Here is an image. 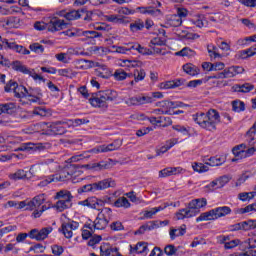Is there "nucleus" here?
Masks as SVG:
<instances>
[{"instance_id":"nucleus-1","label":"nucleus","mask_w":256,"mask_h":256,"mask_svg":"<svg viewBox=\"0 0 256 256\" xmlns=\"http://www.w3.org/2000/svg\"><path fill=\"white\" fill-rule=\"evenodd\" d=\"M54 199L57 200L54 205L51 203H49L48 206L42 205L40 210H35L32 213V217H34V219H39V217H41L45 211L51 208L58 211V213H63V211H66V209H71V207H73V194H71V191L69 190L58 191L54 196Z\"/></svg>"},{"instance_id":"nucleus-2","label":"nucleus","mask_w":256,"mask_h":256,"mask_svg":"<svg viewBox=\"0 0 256 256\" xmlns=\"http://www.w3.org/2000/svg\"><path fill=\"white\" fill-rule=\"evenodd\" d=\"M192 119L206 131H217V125L221 123V115L215 109H210L207 113L198 112L193 114Z\"/></svg>"},{"instance_id":"nucleus-3","label":"nucleus","mask_w":256,"mask_h":256,"mask_svg":"<svg viewBox=\"0 0 256 256\" xmlns=\"http://www.w3.org/2000/svg\"><path fill=\"white\" fill-rule=\"evenodd\" d=\"M40 129L42 131V135H65L67 133V125L69 122L67 121H56V122H41Z\"/></svg>"},{"instance_id":"nucleus-4","label":"nucleus","mask_w":256,"mask_h":256,"mask_svg":"<svg viewBox=\"0 0 256 256\" xmlns=\"http://www.w3.org/2000/svg\"><path fill=\"white\" fill-rule=\"evenodd\" d=\"M79 169H81V166L77 164H68L59 174H54V179H56V181H69V179H72V183H79L83 181V178H74L77 177V175H81V170Z\"/></svg>"},{"instance_id":"nucleus-5","label":"nucleus","mask_w":256,"mask_h":256,"mask_svg":"<svg viewBox=\"0 0 256 256\" xmlns=\"http://www.w3.org/2000/svg\"><path fill=\"white\" fill-rule=\"evenodd\" d=\"M53 233V227L48 226L42 229H32L29 233H19L16 237L17 243H23L27 237L34 239L35 241H45L49 237V234Z\"/></svg>"},{"instance_id":"nucleus-6","label":"nucleus","mask_w":256,"mask_h":256,"mask_svg":"<svg viewBox=\"0 0 256 256\" xmlns=\"http://www.w3.org/2000/svg\"><path fill=\"white\" fill-rule=\"evenodd\" d=\"M114 185L115 182L111 181L110 179H104L96 183L83 185L82 187L78 188V193H95V191H103V189H109V187H113Z\"/></svg>"},{"instance_id":"nucleus-7","label":"nucleus","mask_w":256,"mask_h":256,"mask_svg":"<svg viewBox=\"0 0 256 256\" xmlns=\"http://www.w3.org/2000/svg\"><path fill=\"white\" fill-rule=\"evenodd\" d=\"M12 69L14 71H19V73H23L24 75H29L34 79L35 81H39V83H45L47 79H45L43 76L37 74L35 70H30L27 68V66L23 65L20 61H15L12 63Z\"/></svg>"},{"instance_id":"nucleus-8","label":"nucleus","mask_w":256,"mask_h":256,"mask_svg":"<svg viewBox=\"0 0 256 256\" xmlns=\"http://www.w3.org/2000/svg\"><path fill=\"white\" fill-rule=\"evenodd\" d=\"M255 152V147L247 148V144L244 143L237 145L232 149V153L237 159H247V157H253Z\"/></svg>"},{"instance_id":"nucleus-9","label":"nucleus","mask_w":256,"mask_h":256,"mask_svg":"<svg viewBox=\"0 0 256 256\" xmlns=\"http://www.w3.org/2000/svg\"><path fill=\"white\" fill-rule=\"evenodd\" d=\"M167 225H169V220H152L140 226V228L135 232V235H143L145 231H153L161 227H167Z\"/></svg>"},{"instance_id":"nucleus-10","label":"nucleus","mask_w":256,"mask_h":256,"mask_svg":"<svg viewBox=\"0 0 256 256\" xmlns=\"http://www.w3.org/2000/svg\"><path fill=\"white\" fill-rule=\"evenodd\" d=\"M156 107L161 108L164 115H179V111L173 113L171 112V109H177V107H181V104H179V102L164 100L157 102Z\"/></svg>"},{"instance_id":"nucleus-11","label":"nucleus","mask_w":256,"mask_h":256,"mask_svg":"<svg viewBox=\"0 0 256 256\" xmlns=\"http://www.w3.org/2000/svg\"><path fill=\"white\" fill-rule=\"evenodd\" d=\"M109 225V220L105 217V214H99L94 222L86 223V229H97L98 231H103Z\"/></svg>"},{"instance_id":"nucleus-12","label":"nucleus","mask_w":256,"mask_h":256,"mask_svg":"<svg viewBox=\"0 0 256 256\" xmlns=\"http://www.w3.org/2000/svg\"><path fill=\"white\" fill-rule=\"evenodd\" d=\"M79 229V222L68 220L63 222L61 225V231L66 239H71L73 237V231Z\"/></svg>"},{"instance_id":"nucleus-13","label":"nucleus","mask_w":256,"mask_h":256,"mask_svg":"<svg viewBox=\"0 0 256 256\" xmlns=\"http://www.w3.org/2000/svg\"><path fill=\"white\" fill-rule=\"evenodd\" d=\"M245 72V68L241 66H231L225 68L222 72L218 73V77L223 79H231L233 77H237V75H241V73Z\"/></svg>"},{"instance_id":"nucleus-14","label":"nucleus","mask_w":256,"mask_h":256,"mask_svg":"<svg viewBox=\"0 0 256 256\" xmlns=\"http://www.w3.org/2000/svg\"><path fill=\"white\" fill-rule=\"evenodd\" d=\"M78 205H80L81 207H89V209H97L99 211V209H101L103 205H105V202L95 196H92L88 197L85 200L79 201Z\"/></svg>"},{"instance_id":"nucleus-15","label":"nucleus","mask_w":256,"mask_h":256,"mask_svg":"<svg viewBox=\"0 0 256 256\" xmlns=\"http://www.w3.org/2000/svg\"><path fill=\"white\" fill-rule=\"evenodd\" d=\"M256 223L254 220L242 221L236 224H232L228 226V230L235 231H251V229H255Z\"/></svg>"},{"instance_id":"nucleus-16","label":"nucleus","mask_w":256,"mask_h":256,"mask_svg":"<svg viewBox=\"0 0 256 256\" xmlns=\"http://www.w3.org/2000/svg\"><path fill=\"white\" fill-rule=\"evenodd\" d=\"M123 145V140L117 139L108 145H100L94 148V153H109V151H117V149H121Z\"/></svg>"},{"instance_id":"nucleus-17","label":"nucleus","mask_w":256,"mask_h":256,"mask_svg":"<svg viewBox=\"0 0 256 256\" xmlns=\"http://www.w3.org/2000/svg\"><path fill=\"white\" fill-rule=\"evenodd\" d=\"M41 99H43V90H41V88H29L28 100L27 102H23V105H25V103H41Z\"/></svg>"},{"instance_id":"nucleus-18","label":"nucleus","mask_w":256,"mask_h":256,"mask_svg":"<svg viewBox=\"0 0 256 256\" xmlns=\"http://www.w3.org/2000/svg\"><path fill=\"white\" fill-rule=\"evenodd\" d=\"M63 29H67L65 20L54 17L48 23V31H50V33H57V31H63Z\"/></svg>"},{"instance_id":"nucleus-19","label":"nucleus","mask_w":256,"mask_h":256,"mask_svg":"<svg viewBox=\"0 0 256 256\" xmlns=\"http://www.w3.org/2000/svg\"><path fill=\"white\" fill-rule=\"evenodd\" d=\"M89 103L92 105V107H98L102 109H107V107H109L101 91L96 94H92V97L89 99Z\"/></svg>"},{"instance_id":"nucleus-20","label":"nucleus","mask_w":256,"mask_h":256,"mask_svg":"<svg viewBox=\"0 0 256 256\" xmlns=\"http://www.w3.org/2000/svg\"><path fill=\"white\" fill-rule=\"evenodd\" d=\"M182 85H185V79L180 78L161 82L158 84V88L167 91L168 89H177V87H181Z\"/></svg>"},{"instance_id":"nucleus-21","label":"nucleus","mask_w":256,"mask_h":256,"mask_svg":"<svg viewBox=\"0 0 256 256\" xmlns=\"http://www.w3.org/2000/svg\"><path fill=\"white\" fill-rule=\"evenodd\" d=\"M199 211L194 210L193 208H183L176 212V219L182 221L183 219H191L192 217H197Z\"/></svg>"},{"instance_id":"nucleus-22","label":"nucleus","mask_w":256,"mask_h":256,"mask_svg":"<svg viewBox=\"0 0 256 256\" xmlns=\"http://www.w3.org/2000/svg\"><path fill=\"white\" fill-rule=\"evenodd\" d=\"M45 149H49V143H26L18 148V151H45Z\"/></svg>"},{"instance_id":"nucleus-23","label":"nucleus","mask_w":256,"mask_h":256,"mask_svg":"<svg viewBox=\"0 0 256 256\" xmlns=\"http://www.w3.org/2000/svg\"><path fill=\"white\" fill-rule=\"evenodd\" d=\"M82 167L89 171H105V169H109L111 167V163L109 161L102 160L100 162L83 165Z\"/></svg>"},{"instance_id":"nucleus-24","label":"nucleus","mask_w":256,"mask_h":256,"mask_svg":"<svg viewBox=\"0 0 256 256\" xmlns=\"http://www.w3.org/2000/svg\"><path fill=\"white\" fill-rule=\"evenodd\" d=\"M82 167L89 171H105V169H109L111 167V163L109 161L102 160L100 162L83 165Z\"/></svg>"},{"instance_id":"nucleus-25","label":"nucleus","mask_w":256,"mask_h":256,"mask_svg":"<svg viewBox=\"0 0 256 256\" xmlns=\"http://www.w3.org/2000/svg\"><path fill=\"white\" fill-rule=\"evenodd\" d=\"M149 253V247L145 242H138L136 245H130V254L131 255H141L146 256Z\"/></svg>"},{"instance_id":"nucleus-26","label":"nucleus","mask_w":256,"mask_h":256,"mask_svg":"<svg viewBox=\"0 0 256 256\" xmlns=\"http://www.w3.org/2000/svg\"><path fill=\"white\" fill-rule=\"evenodd\" d=\"M104 19L108 23H114V25H127V23H129V20H127V17L120 14L105 15Z\"/></svg>"},{"instance_id":"nucleus-27","label":"nucleus","mask_w":256,"mask_h":256,"mask_svg":"<svg viewBox=\"0 0 256 256\" xmlns=\"http://www.w3.org/2000/svg\"><path fill=\"white\" fill-rule=\"evenodd\" d=\"M187 233V225L182 224L178 227H170L169 236L171 241H175L178 237H183Z\"/></svg>"},{"instance_id":"nucleus-28","label":"nucleus","mask_w":256,"mask_h":256,"mask_svg":"<svg viewBox=\"0 0 256 256\" xmlns=\"http://www.w3.org/2000/svg\"><path fill=\"white\" fill-rule=\"evenodd\" d=\"M45 203V195L41 194L36 197H34L30 202H28L26 209H29L30 211H41L40 209H37V207H41Z\"/></svg>"},{"instance_id":"nucleus-29","label":"nucleus","mask_w":256,"mask_h":256,"mask_svg":"<svg viewBox=\"0 0 256 256\" xmlns=\"http://www.w3.org/2000/svg\"><path fill=\"white\" fill-rule=\"evenodd\" d=\"M181 25H183V20L174 14L167 16L165 24L161 27L169 29V27H181Z\"/></svg>"},{"instance_id":"nucleus-30","label":"nucleus","mask_w":256,"mask_h":256,"mask_svg":"<svg viewBox=\"0 0 256 256\" xmlns=\"http://www.w3.org/2000/svg\"><path fill=\"white\" fill-rule=\"evenodd\" d=\"M14 97L16 99H19V101L23 103H26L25 101H23V99H27L28 100V93H29V90L23 86V85H19V84H16V87L14 88Z\"/></svg>"},{"instance_id":"nucleus-31","label":"nucleus","mask_w":256,"mask_h":256,"mask_svg":"<svg viewBox=\"0 0 256 256\" xmlns=\"http://www.w3.org/2000/svg\"><path fill=\"white\" fill-rule=\"evenodd\" d=\"M255 89V86L251 83H245V84H234L231 87L232 93H251Z\"/></svg>"},{"instance_id":"nucleus-32","label":"nucleus","mask_w":256,"mask_h":256,"mask_svg":"<svg viewBox=\"0 0 256 256\" xmlns=\"http://www.w3.org/2000/svg\"><path fill=\"white\" fill-rule=\"evenodd\" d=\"M188 207L194 211H200L203 207H207V198H197L193 199L188 203Z\"/></svg>"},{"instance_id":"nucleus-33","label":"nucleus","mask_w":256,"mask_h":256,"mask_svg":"<svg viewBox=\"0 0 256 256\" xmlns=\"http://www.w3.org/2000/svg\"><path fill=\"white\" fill-rule=\"evenodd\" d=\"M94 73L96 77H99L100 79H111V77H113V72H111V69L105 64L104 66L95 69Z\"/></svg>"},{"instance_id":"nucleus-34","label":"nucleus","mask_w":256,"mask_h":256,"mask_svg":"<svg viewBox=\"0 0 256 256\" xmlns=\"http://www.w3.org/2000/svg\"><path fill=\"white\" fill-rule=\"evenodd\" d=\"M61 17L67 19V21H77L83 17V12L81 10H71L69 12L62 11L60 12Z\"/></svg>"},{"instance_id":"nucleus-35","label":"nucleus","mask_w":256,"mask_h":256,"mask_svg":"<svg viewBox=\"0 0 256 256\" xmlns=\"http://www.w3.org/2000/svg\"><path fill=\"white\" fill-rule=\"evenodd\" d=\"M245 139H246V143H248L250 147H253V145H256V122L246 132Z\"/></svg>"},{"instance_id":"nucleus-36","label":"nucleus","mask_w":256,"mask_h":256,"mask_svg":"<svg viewBox=\"0 0 256 256\" xmlns=\"http://www.w3.org/2000/svg\"><path fill=\"white\" fill-rule=\"evenodd\" d=\"M2 113H7V115H14V113H17V104L13 102L0 104V115Z\"/></svg>"},{"instance_id":"nucleus-37","label":"nucleus","mask_w":256,"mask_h":256,"mask_svg":"<svg viewBox=\"0 0 256 256\" xmlns=\"http://www.w3.org/2000/svg\"><path fill=\"white\" fill-rule=\"evenodd\" d=\"M215 210L212 209L208 212H203L196 218V223H201V221H216Z\"/></svg>"},{"instance_id":"nucleus-38","label":"nucleus","mask_w":256,"mask_h":256,"mask_svg":"<svg viewBox=\"0 0 256 256\" xmlns=\"http://www.w3.org/2000/svg\"><path fill=\"white\" fill-rule=\"evenodd\" d=\"M190 23L199 29H203V26L207 23V19L203 14H196L190 19Z\"/></svg>"},{"instance_id":"nucleus-39","label":"nucleus","mask_w":256,"mask_h":256,"mask_svg":"<svg viewBox=\"0 0 256 256\" xmlns=\"http://www.w3.org/2000/svg\"><path fill=\"white\" fill-rule=\"evenodd\" d=\"M214 215L216 219H221V217H227V215H231V207L221 206L214 208Z\"/></svg>"},{"instance_id":"nucleus-40","label":"nucleus","mask_w":256,"mask_h":256,"mask_svg":"<svg viewBox=\"0 0 256 256\" xmlns=\"http://www.w3.org/2000/svg\"><path fill=\"white\" fill-rule=\"evenodd\" d=\"M130 49L132 51H138L140 55H153V52L150 49L141 46L139 43H130Z\"/></svg>"},{"instance_id":"nucleus-41","label":"nucleus","mask_w":256,"mask_h":256,"mask_svg":"<svg viewBox=\"0 0 256 256\" xmlns=\"http://www.w3.org/2000/svg\"><path fill=\"white\" fill-rule=\"evenodd\" d=\"M183 71L186 72L187 75H191L192 77H195V75H199L201 73V70L199 67L188 63L183 65Z\"/></svg>"},{"instance_id":"nucleus-42","label":"nucleus","mask_w":256,"mask_h":256,"mask_svg":"<svg viewBox=\"0 0 256 256\" xmlns=\"http://www.w3.org/2000/svg\"><path fill=\"white\" fill-rule=\"evenodd\" d=\"M102 93V96L104 97V101H115L117 99V97H119V93H117V91L115 90H103L100 91Z\"/></svg>"},{"instance_id":"nucleus-43","label":"nucleus","mask_w":256,"mask_h":256,"mask_svg":"<svg viewBox=\"0 0 256 256\" xmlns=\"http://www.w3.org/2000/svg\"><path fill=\"white\" fill-rule=\"evenodd\" d=\"M114 206L122 209H129L131 207V202L125 196L119 197L115 202Z\"/></svg>"},{"instance_id":"nucleus-44","label":"nucleus","mask_w":256,"mask_h":256,"mask_svg":"<svg viewBox=\"0 0 256 256\" xmlns=\"http://www.w3.org/2000/svg\"><path fill=\"white\" fill-rule=\"evenodd\" d=\"M8 177L11 181H21V179L27 178V172L23 169H19L14 173L9 174Z\"/></svg>"},{"instance_id":"nucleus-45","label":"nucleus","mask_w":256,"mask_h":256,"mask_svg":"<svg viewBox=\"0 0 256 256\" xmlns=\"http://www.w3.org/2000/svg\"><path fill=\"white\" fill-rule=\"evenodd\" d=\"M143 29H145V22H143L141 19H137L130 24V31L132 33L143 31Z\"/></svg>"},{"instance_id":"nucleus-46","label":"nucleus","mask_w":256,"mask_h":256,"mask_svg":"<svg viewBox=\"0 0 256 256\" xmlns=\"http://www.w3.org/2000/svg\"><path fill=\"white\" fill-rule=\"evenodd\" d=\"M254 55H256V44L239 52V57L241 59H249V57H253Z\"/></svg>"},{"instance_id":"nucleus-47","label":"nucleus","mask_w":256,"mask_h":256,"mask_svg":"<svg viewBox=\"0 0 256 256\" xmlns=\"http://www.w3.org/2000/svg\"><path fill=\"white\" fill-rule=\"evenodd\" d=\"M175 55L177 57H195V55H197V53L195 52V50L189 48V47H184L182 50L178 51L175 53Z\"/></svg>"},{"instance_id":"nucleus-48","label":"nucleus","mask_w":256,"mask_h":256,"mask_svg":"<svg viewBox=\"0 0 256 256\" xmlns=\"http://www.w3.org/2000/svg\"><path fill=\"white\" fill-rule=\"evenodd\" d=\"M192 169L196 173H207L209 171V164H203L201 162L192 163Z\"/></svg>"},{"instance_id":"nucleus-49","label":"nucleus","mask_w":256,"mask_h":256,"mask_svg":"<svg viewBox=\"0 0 256 256\" xmlns=\"http://www.w3.org/2000/svg\"><path fill=\"white\" fill-rule=\"evenodd\" d=\"M251 211L256 212V203H252L244 208H237L234 210L236 215H245V213H251Z\"/></svg>"},{"instance_id":"nucleus-50","label":"nucleus","mask_w":256,"mask_h":256,"mask_svg":"<svg viewBox=\"0 0 256 256\" xmlns=\"http://www.w3.org/2000/svg\"><path fill=\"white\" fill-rule=\"evenodd\" d=\"M256 192H241L238 194V199L242 201L243 203L247 201H251V199H255Z\"/></svg>"},{"instance_id":"nucleus-51","label":"nucleus","mask_w":256,"mask_h":256,"mask_svg":"<svg viewBox=\"0 0 256 256\" xmlns=\"http://www.w3.org/2000/svg\"><path fill=\"white\" fill-rule=\"evenodd\" d=\"M173 131H177V133H181V135L187 136L191 131V127L183 126L180 124H176L172 126Z\"/></svg>"},{"instance_id":"nucleus-52","label":"nucleus","mask_w":256,"mask_h":256,"mask_svg":"<svg viewBox=\"0 0 256 256\" xmlns=\"http://www.w3.org/2000/svg\"><path fill=\"white\" fill-rule=\"evenodd\" d=\"M223 163H225L224 158L215 156V157L209 158V162H207V165H209L210 167H219L220 165H223Z\"/></svg>"},{"instance_id":"nucleus-53","label":"nucleus","mask_w":256,"mask_h":256,"mask_svg":"<svg viewBox=\"0 0 256 256\" xmlns=\"http://www.w3.org/2000/svg\"><path fill=\"white\" fill-rule=\"evenodd\" d=\"M163 209H165V207L158 206V207H154L150 210H146L144 212V217H146V219H152L153 215H157V213H159V211H163Z\"/></svg>"},{"instance_id":"nucleus-54","label":"nucleus","mask_w":256,"mask_h":256,"mask_svg":"<svg viewBox=\"0 0 256 256\" xmlns=\"http://www.w3.org/2000/svg\"><path fill=\"white\" fill-rule=\"evenodd\" d=\"M58 75H60V77H67L68 79H73V77H75L76 74L75 72H73V69L64 68L58 70Z\"/></svg>"},{"instance_id":"nucleus-55","label":"nucleus","mask_w":256,"mask_h":256,"mask_svg":"<svg viewBox=\"0 0 256 256\" xmlns=\"http://www.w3.org/2000/svg\"><path fill=\"white\" fill-rule=\"evenodd\" d=\"M232 110L235 111V113H241V111H245V103L240 100L233 101Z\"/></svg>"},{"instance_id":"nucleus-56","label":"nucleus","mask_w":256,"mask_h":256,"mask_svg":"<svg viewBox=\"0 0 256 256\" xmlns=\"http://www.w3.org/2000/svg\"><path fill=\"white\" fill-rule=\"evenodd\" d=\"M207 51H208L210 57L213 59H217V57H221V54H219V49L217 48V46H215L213 44H209L207 46Z\"/></svg>"},{"instance_id":"nucleus-57","label":"nucleus","mask_w":256,"mask_h":256,"mask_svg":"<svg viewBox=\"0 0 256 256\" xmlns=\"http://www.w3.org/2000/svg\"><path fill=\"white\" fill-rule=\"evenodd\" d=\"M21 19H19V17H10L8 18L6 25H8V27H13L14 29L19 28Z\"/></svg>"},{"instance_id":"nucleus-58","label":"nucleus","mask_w":256,"mask_h":256,"mask_svg":"<svg viewBox=\"0 0 256 256\" xmlns=\"http://www.w3.org/2000/svg\"><path fill=\"white\" fill-rule=\"evenodd\" d=\"M51 251L54 256H62L65 252V248L61 245L54 244L51 246Z\"/></svg>"},{"instance_id":"nucleus-59","label":"nucleus","mask_w":256,"mask_h":256,"mask_svg":"<svg viewBox=\"0 0 256 256\" xmlns=\"http://www.w3.org/2000/svg\"><path fill=\"white\" fill-rule=\"evenodd\" d=\"M93 233H95L94 228H87L84 225V227L82 228V239H91V237H93Z\"/></svg>"},{"instance_id":"nucleus-60","label":"nucleus","mask_w":256,"mask_h":256,"mask_svg":"<svg viewBox=\"0 0 256 256\" xmlns=\"http://www.w3.org/2000/svg\"><path fill=\"white\" fill-rule=\"evenodd\" d=\"M94 29L96 31H106V32H109V31H111V25H109L107 23L99 22V23H96L94 25Z\"/></svg>"},{"instance_id":"nucleus-61","label":"nucleus","mask_w":256,"mask_h":256,"mask_svg":"<svg viewBox=\"0 0 256 256\" xmlns=\"http://www.w3.org/2000/svg\"><path fill=\"white\" fill-rule=\"evenodd\" d=\"M147 73L143 70H136L134 73V81L135 83H139V81H143V79H145Z\"/></svg>"},{"instance_id":"nucleus-62","label":"nucleus","mask_w":256,"mask_h":256,"mask_svg":"<svg viewBox=\"0 0 256 256\" xmlns=\"http://www.w3.org/2000/svg\"><path fill=\"white\" fill-rule=\"evenodd\" d=\"M113 77L115 81H125V79H127V72L123 70H116Z\"/></svg>"},{"instance_id":"nucleus-63","label":"nucleus","mask_w":256,"mask_h":256,"mask_svg":"<svg viewBox=\"0 0 256 256\" xmlns=\"http://www.w3.org/2000/svg\"><path fill=\"white\" fill-rule=\"evenodd\" d=\"M57 181L55 179V176L54 175H50L46 178H44L43 180H41L39 183H38V187H47V185H49V183H53Z\"/></svg>"},{"instance_id":"nucleus-64","label":"nucleus","mask_w":256,"mask_h":256,"mask_svg":"<svg viewBox=\"0 0 256 256\" xmlns=\"http://www.w3.org/2000/svg\"><path fill=\"white\" fill-rule=\"evenodd\" d=\"M29 49L33 51L34 53H43L45 51V47L39 43H34L29 46Z\"/></svg>"}]
</instances>
